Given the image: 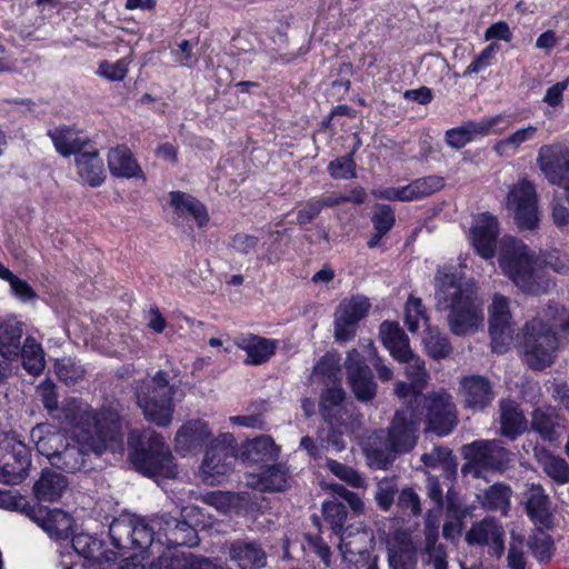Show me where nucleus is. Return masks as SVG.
<instances>
[{
	"mask_svg": "<svg viewBox=\"0 0 569 569\" xmlns=\"http://www.w3.org/2000/svg\"><path fill=\"white\" fill-rule=\"evenodd\" d=\"M102 422H110L109 431L100 430L93 435L86 430L84 435L68 438L50 423H38L30 431L37 451L44 456L49 463L68 473L89 471L92 469L91 456H100L104 450L116 451L123 442L122 419L118 412H109Z\"/></svg>",
	"mask_w": 569,
	"mask_h": 569,
	"instance_id": "obj_1",
	"label": "nucleus"
},
{
	"mask_svg": "<svg viewBox=\"0 0 569 569\" xmlns=\"http://www.w3.org/2000/svg\"><path fill=\"white\" fill-rule=\"evenodd\" d=\"M436 308L449 311L448 327L455 336L475 333L485 320L482 303L477 293L469 287H463L461 277L453 267H443L435 276Z\"/></svg>",
	"mask_w": 569,
	"mask_h": 569,
	"instance_id": "obj_2",
	"label": "nucleus"
},
{
	"mask_svg": "<svg viewBox=\"0 0 569 569\" xmlns=\"http://www.w3.org/2000/svg\"><path fill=\"white\" fill-rule=\"evenodd\" d=\"M422 412L412 406L398 409L388 429L376 432L366 449L369 465L377 469H388L397 453L410 451L417 442L418 427Z\"/></svg>",
	"mask_w": 569,
	"mask_h": 569,
	"instance_id": "obj_3",
	"label": "nucleus"
},
{
	"mask_svg": "<svg viewBox=\"0 0 569 569\" xmlns=\"http://www.w3.org/2000/svg\"><path fill=\"white\" fill-rule=\"evenodd\" d=\"M128 446L129 459L141 475L153 479H171L177 476L171 450L154 430L130 431Z\"/></svg>",
	"mask_w": 569,
	"mask_h": 569,
	"instance_id": "obj_4",
	"label": "nucleus"
},
{
	"mask_svg": "<svg viewBox=\"0 0 569 569\" xmlns=\"http://www.w3.org/2000/svg\"><path fill=\"white\" fill-rule=\"evenodd\" d=\"M173 375L166 370H158L149 380L142 381L136 388L137 405L144 418L159 427H168L173 418V397L179 385L173 380L179 369H172Z\"/></svg>",
	"mask_w": 569,
	"mask_h": 569,
	"instance_id": "obj_5",
	"label": "nucleus"
},
{
	"mask_svg": "<svg viewBox=\"0 0 569 569\" xmlns=\"http://www.w3.org/2000/svg\"><path fill=\"white\" fill-rule=\"evenodd\" d=\"M499 266L523 292L538 295L545 291V284L535 267L533 254L522 241L512 237L501 239Z\"/></svg>",
	"mask_w": 569,
	"mask_h": 569,
	"instance_id": "obj_6",
	"label": "nucleus"
},
{
	"mask_svg": "<svg viewBox=\"0 0 569 569\" xmlns=\"http://www.w3.org/2000/svg\"><path fill=\"white\" fill-rule=\"evenodd\" d=\"M467 460L461 467L463 476L483 478L486 472H502L511 461V452L500 440H476L462 447Z\"/></svg>",
	"mask_w": 569,
	"mask_h": 569,
	"instance_id": "obj_7",
	"label": "nucleus"
},
{
	"mask_svg": "<svg viewBox=\"0 0 569 569\" xmlns=\"http://www.w3.org/2000/svg\"><path fill=\"white\" fill-rule=\"evenodd\" d=\"M413 402V408L422 412L421 421L426 423V431L443 437L451 433L458 425V411L450 393L442 391L417 395Z\"/></svg>",
	"mask_w": 569,
	"mask_h": 569,
	"instance_id": "obj_8",
	"label": "nucleus"
},
{
	"mask_svg": "<svg viewBox=\"0 0 569 569\" xmlns=\"http://www.w3.org/2000/svg\"><path fill=\"white\" fill-rule=\"evenodd\" d=\"M30 466L29 447L13 432L3 436L0 439V481L7 485L22 482Z\"/></svg>",
	"mask_w": 569,
	"mask_h": 569,
	"instance_id": "obj_9",
	"label": "nucleus"
},
{
	"mask_svg": "<svg viewBox=\"0 0 569 569\" xmlns=\"http://www.w3.org/2000/svg\"><path fill=\"white\" fill-rule=\"evenodd\" d=\"M233 442V436L228 432L211 440L201 463V471L208 483H219L220 478L233 469L237 461Z\"/></svg>",
	"mask_w": 569,
	"mask_h": 569,
	"instance_id": "obj_10",
	"label": "nucleus"
},
{
	"mask_svg": "<svg viewBox=\"0 0 569 569\" xmlns=\"http://www.w3.org/2000/svg\"><path fill=\"white\" fill-rule=\"evenodd\" d=\"M507 206L513 212L515 222L522 230L538 226V199L535 186L523 179L516 183L507 197Z\"/></svg>",
	"mask_w": 569,
	"mask_h": 569,
	"instance_id": "obj_11",
	"label": "nucleus"
},
{
	"mask_svg": "<svg viewBox=\"0 0 569 569\" xmlns=\"http://www.w3.org/2000/svg\"><path fill=\"white\" fill-rule=\"evenodd\" d=\"M116 410H103L99 416L91 410L88 405L78 399L67 400L56 415H59L62 423L67 427L78 429L76 435H84L90 430L93 435L100 433V430L109 431L110 422H102L104 416Z\"/></svg>",
	"mask_w": 569,
	"mask_h": 569,
	"instance_id": "obj_12",
	"label": "nucleus"
},
{
	"mask_svg": "<svg viewBox=\"0 0 569 569\" xmlns=\"http://www.w3.org/2000/svg\"><path fill=\"white\" fill-rule=\"evenodd\" d=\"M537 163L549 183L566 191L569 203V149L561 144H546L539 149Z\"/></svg>",
	"mask_w": 569,
	"mask_h": 569,
	"instance_id": "obj_13",
	"label": "nucleus"
},
{
	"mask_svg": "<svg viewBox=\"0 0 569 569\" xmlns=\"http://www.w3.org/2000/svg\"><path fill=\"white\" fill-rule=\"evenodd\" d=\"M488 310L492 351L503 353L511 345L515 333L508 298L495 293Z\"/></svg>",
	"mask_w": 569,
	"mask_h": 569,
	"instance_id": "obj_14",
	"label": "nucleus"
},
{
	"mask_svg": "<svg viewBox=\"0 0 569 569\" xmlns=\"http://www.w3.org/2000/svg\"><path fill=\"white\" fill-rule=\"evenodd\" d=\"M371 303L368 298L356 296L342 300L335 313V338L337 341L346 342L356 335L358 323L362 320Z\"/></svg>",
	"mask_w": 569,
	"mask_h": 569,
	"instance_id": "obj_15",
	"label": "nucleus"
},
{
	"mask_svg": "<svg viewBox=\"0 0 569 569\" xmlns=\"http://www.w3.org/2000/svg\"><path fill=\"white\" fill-rule=\"evenodd\" d=\"M345 367L349 385L359 401H370L377 395V385L373 381L371 369L365 358L357 350L348 352Z\"/></svg>",
	"mask_w": 569,
	"mask_h": 569,
	"instance_id": "obj_16",
	"label": "nucleus"
},
{
	"mask_svg": "<svg viewBox=\"0 0 569 569\" xmlns=\"http://www.w3.org/2000/svg\"><path fill=\"white\" fill-rule=\"evenodd\" d=\"M158 535L161 539L164 538L163 546H167L166 549H161V553L172 550L186 557L192 556L191 553L187 555L177 550L179 546L192 547L198 543L197 531L191 525L184 519H179L167 513L158 517Z\"/></svg>",
	"mask_w": 569,
	"mask_h": 569,
	"instance_id": "obj_17",
	"label": "nucleus"
},
{
	"mask_svg": "<svg viewBox=\"0 0 569 569\" xmlns=\"http://www.w3.org/2000/svg\"><path fill=\"white\" fill-rule=\"evenodd\" d=\"M24 512L51 538L67 539L72 530L73 519L60 509L29 506Z\"/></svg>",
	"mask_w": 569,
	"mask_h": 569,
	"instance_id": "obj_18",
	"label": "nucleus"
},
{
	"mask_svg": "<svg viewBox=\"0 0 569 569\" xmlns=\"http://www.w3.org/2000/svg\"><path fill=\"white\" fill-rule=\"evenodd\" d=\"M503 536V528L493 518H485L472 525L466 533V541L471 546H488L489 553L500 558L505 552Z\"/></svg>",
	"mask_w": 569,
	"mask_h": 569,
	"instance_id": "obj_19",
	"label": "nucleus"
},
{
	"mask_svg": "<svg viewBox=\"0 0 569 569\" xmlns=\"http://www.w3.org/2000/svg\"><path fill=\"white\" fill-rule=\"evenodd\" d=\"M460 395L465 407L481 411L489 407L496 395L490 380L480 375H471L460 380Z\"/></svg>",
	"mask_w": 569,
	"mask_h": 569,
	"instance_id": "obj_20",
	"label": "nucleus"
},
{
	"mask_svg": "<svg viewBox=\"0 0 569 569\" xmlns=\"http://www.w3.org/2000/svg\"><path fill=\"white\" fill-rule=\"evenodd\" d=\"M212 440V432L207 422L198 419L182 425L176 433L174 447L177 452L186 456L201 449Z\"/></svg>",
	"mask_w": 569,
	"mask_h": 569,
	"instance_id": "obj_21",
	"label": "nucleus"
},
{
	"mask_svg": "<svg viewBox=\"0 0 569 569\" xmlns=\"http://www.w3.org/2000/svg\"><path fill=\"white\" fill-rule=\"evenodd\" d=\"M134 532H132V550L146 552L144 557H159L163 548V540L158 535V517L147 521L142 517H133Z\"/></svg>",
	"mask_w": 569,
	"mask_h": 569,
	"instance_id": "obj_22",
	"label": "nucleus"
},
{
	"mask_svg": "<svg viewBox=\"0 0 569 569\" xmlns=\"http://www.w3.org/2000/svg\"><path fill=\"white\" fill-rule=\"evenodd\" d=\"M228 555L240 569H261L267 565V553L256 540L234 539L228 546Z\"/></svg>",
	"mask_w": 569,
	"mask_h": 569,
	"instance_id": "obj_23",
	"label": "nucleus"
},
{
	"mask_svg": "<svg viewBox=\"0 0 569 569\" xmlns=\"http://www.w3.org/2000/svg\"><path fill=\"white\" fill-rule=\"evenodd\" d=\"M47 136L51 139L56 151L62 157L78 156L90 143V138L86 133L71 126L50 129Z\"/></svg>",
	"mask_w": 569,
	"mask_h": 569,
	"instance_id": "obj_24",
	"label": "nucleus"
},
{
	"mask_svg": "<svg viewBox=\"0 0 569 569\" xmlns=\"http://www.w3.org/2000/svg\"><path fill=\"white\" fill-rule=\"evenodd\" d=\"M498 237V221L493 216L482 213L472 227V241L476 251L485 259L495 256Z\"/></svg>",
	"mask_w": 569,
	"mask_h": 569,
	"instance_id": "obj_25",
	"label": "nucleus"
},
{
	"mask_svg": "<svg viewBox=\"0 0 569 569\" xmlns=\"http://www.w3.org/2000/svg\"><path fill=\"white\" fill-rule=\"evenodd\" d=\"M69 487V480L62 473L44 468L33 485V495L39 502L59 501Z\"/></svg>",
	"mask_w": 569,
	"mask_h": 569,
	"instance_id": "obj_26",
	"label": "nucleus"
},
{
	"mask_svg": "<svg viewBox=\"0 0 569 569\" xmlns=\"http://www.w3.org/2000/svg\"><path fill=\"white\" fill-rule=\"evenodd\" d=\"M322 512L325 520L330 525L332 532L339 539L340 550L343 553H356L357 551L351 548V541H348L352 535V529L345 527L348 515L346 506L336 500L326 501L322 505Z\"/></svg>",
	"mask_w": 569,
	"mask_h": 569,
	"instance_id": "obj_27",
	"label": "nucleus"
},
{
	"mask_svg": "<svg viewBox=\"0 0 569 569\" xmlns=\"http://www.w3.org/2000/svg\"><path fill=\"white\" fill-rule=\"evenodd\" d=\"M526 511L530 520L540 529L552 528L551 501L541 485L532 483L530 486Z\"/></svg>",
	"mask_w": 569,
	"mask_h": 569,
	"instance_id": "obj_28",
	"label": "nucleus"
},
{
	"mask_svg": "<svg viewBox=\"0 0 569 569\" xmlns=\"http://www.w3.org/2000/svg\"><path fill=\"white\" fill-rule=\"evenodd\" d=\"M71 547L74 552L88 561L90 566L112 562L117 559L116 552L111 550L102 551L103 542L89 533L80 532L73 535Z\"/></svg>",
	"mask_w": 569,
	"mask_h": 569,
	"instance_id": "obj_29",
	"label": "nucleus"
},
{
	"mask_svg": "<svg viewBox=\"0 0 569 569\" xmlns=\"http://www.w3.org/2000/svg\"><path fill=\"white\" fill-rule=\"evenodd\" d=\"M500 433L515 440L521 436L528 427V421L519 405L511 399H502L499 402Z\"/></svg>",
	"mask_w": 569,
	"mask_h": 569,
	"instance_id": "obj_30",
	"label": "nucleus"
},
{
	"mask_svg": "<svg viewBox=\"0 0 569 569\" xmlns=\"http://www.w3.org/2000/svg\"><path fill=\"white\" fill-rule=\"evenodd\" d=\"M379 336L393 359L406 360L411 356L409 338L397 322L383 321L379 327Z\"/></svg>",
	"mask_w": 569,
	"mask_h": 569,
	"instance_id": "obj_31",
	"label": "nucleus"
},
{
	"mask_svg": "<svg viewBox=\"0 0 569 569\" xmlns=\"http://www.w3.org/2000/svg\"><path fill=\"white\" fill-rule=\"evenodd\" d=\"M236 345L246 351L244 363L258 366L267 362L276 351V342L256 335H241L236 338Z\"/></svg>",
	"mask_w": 569,
	"mask_h": 569,
	"instance_id": "obj_32",
	"label": "nucleus"
},
{
	"mask_svg": "<svg viewBox=\"0 0 569 569\" xmlns=\"http://www.w3.org/2000/svg\"><path fill=\"white\" fill-rule=\"evenodd\" d=\"M110 173L118 178H143V171L126 146H117L108 153Z\"/></svg>",
	"mask_w": 569,
	"mask_h": 569,
	"instance_id": "obj_33",
	"label": "nucleus"
},
{
	"mask_svg": "<svg viewBox=\"0 0 569 569\" xmlns=\"http://www.w3.org/2000/svg\"><path fill=\"white\" fill-rule=\"evenodd\" d=\"M23 323L16 318H8L0 322V356L7 360L19 359L23 343Z\"/></svg>",
	"mask_w": 569,
	"mask_h": 569,
	"instance_id": "obj_34",
	"label": "nucleus"
},
{
	"mask_svg": "<svg viewBox=\"0 0 569 569\" xmlns=\"http://www.w3.org/2000/svg\"><path fill=\"white\" fill-rule=\"evenodd\" d=\"M76 166L81 180L92 188L104 182L106 173L103 161L98 150L83 151L76 157Z\"/></svg>",
	"mask_w": 569,
	"mask_h": 569,
	"instance_id": "obj_35",
	"label": "nucleus"
},
{
	"mask_svg": "<svg viewBox=\"0 0 569 569\" xmlns=\"http://www.w3.org/2000/svg\"><path fill=\"white\" fill-rule=\"evenodd\" d=\"M531 429L543 440L553 441L559 436L560 419L555 407H539L532 411Z\"/></svg>",
	"mask_w": 569,
	"mask_h": 569,
	"instance_id": "obj_36",
	"label": "nucleus"
},
{
	"mask_svg": "<svg viewBox=\"0 0 569 569\" xmlns=\"http://www.w3.org/2000/svg\"><path fill=\"white\" fill-rule=\"evenodd\" d=\"M170 204L179 216L192 217L199 227H203L209 221L207 208L191 194L172 191L170 192Z\"/></svg>",
	"mask_w": 569,
	"mask_h": 569,
	"instance_id": "obj_37",
	"label": "nucleus"
},
{
	"mask_svg": "<svg viewBox=\"0 0 569 569\" xmlns=\"http://www.w3.org/2000/svg\"><path fill=\"white\" fill-rule=\"evenodd\" d=\"M345 391L340 386L326 389L320 397V413L330 425L343 423Z\"/></svg>",
	"mask_w": 569,
	"mask_h": 569,
	"instance_id": "obj_38",
	"label": "nucleus"
},
{
	"mask_svg": "<svg viewBox=\"0 0 569 569\" xmlns=\"http://www.w3.org/2000/svg\"><path fill=\"white\" fill-rule=\"evenodd\" d=\"M512 489L503 482H496L479 496L480 505L488 511L506 516L510 509Z\"/></svg>",
	"mask_w": 569,
	"mask_h": 569,
	"instance_id": "obj_39",
	"label": "nucleus"
},
{
	"mask_svg": "<svg viewBox=\"0 0 569 569\" xmlns=\"http://www.w3.org/2000/svg\"><path fill=\"white\" fill-rule=\"evenodd\" d=\"M133 517L122 516L110 523L109 536L114 548L123 551L132 550Z\"/></svg>",
	"mask_w": 569,
	"mask_h": 569,
	"instance_id": "obj_40",
	"label": "nucleus"
},
{
	"mask_svg": "<svg viewBox=\"0 0 569 569\" xmlns=\"http://www.w3.org/2000/svg\"><path fill=\"white\" fill-rule=\"evenodd\" d=\"M538 128L529 124L528 127L518 129L505 139L499 140L493 150L500 157L515 156L521 144L535 139Z\"/></svg>",
	"mask_w": 569,
	"mask_h": 569,
	"instance_id": "obj_41",
	"label": "nucleus"
},
{
	"mask_svg": "<svg viewBox=\"0 0 569 569\" xmlns=\"http://www.w3.org/2000/svg\"><path fill=\"white\" fill-rule=\"evenodd\" d=\"M19 358L22 359L23 368L33 376L41 373L44 369L43 350L33 337L29 336L24 339Z\"/></svg>",
	"mask_w": 569,
	"mask_h": 569,
	"instance_id": "obj_42",
	"label": "nucleus"
},
{
	"mask_svg": "<svg viewBox=\"0 0 569 569\" xmlns=\"http://www.w3.org/2000/svg\"><path fill=\"white\" fill-rule=\"evenodd\" d=\"M427 353L432 359H442L449 356L452 350L448 337L438 328L427 327L422 338Z\"/></svg>",
	"mask_w": 569,
	"mask_h": 569,
	"instance_id": "obj_43",
	"label": "nucleus"
},
{
	"mask_svg": "<svg viewBox=\"0 0 569 569\" xmlns=\"http://www.w3.org/2000/svg\"><path fill=\"white\" fill-rule=\"evenodd\" d=\"M445 186L440 176L418 178L406 186L408 201L419 200L441 190Z\"/></svg>",
	"mask_w": 569,
	"mask_h": 569,
	"instance_id": "obj_44",
	"label": "nucleus"
},
{
	"mask_svg": "<svg viewBox=\"0 0 569 569\" xmlns=\"http://www.w3.org/2000/svg\"><path fill=\"white\" fill-rule=\"evenodd\" d=\"M289 478V470L284 465H272L260 476L261 489L263 491H283L288 487Z\"/></svg>",
	"mask_w": 569,
	"mask_h": 569,
	"instance_id": "obj_45",
	"label": "nucleus"
},
{
	"mask_svg": "<svg viewBox=\"0 0 569 569\" xmlns=\"http://www.w3.org/2000/svg\"><path fill=\"white\" fill-rule=\"evenodd\" d=\"M279 447L269 436L253 439L248 446V452L254 461L276 460L279 456Z\"/></svg>",
	"mask_w": 569,
	"mask_h": 569,
	"instance_id": "obj_46",
	"label": "nucleus"
},
{
	"mask_svg": "<svg viewBox=\"0 0 569 569\" xmlns=\"http://www.w3.org/2000/svg\"><path fill=\"white\" fill-rule=\"evenodd\" d=\"M398 361L407 365V378L417 391H421L426 387L427 380L429 378L425 367V361L421 360L413 351H411V356L406 360Z\"/></svg>",
	"mask_w": 569,
	"mask_h": 569,
	"instance_id": "obj_47",
	"label": "nucleus"
},
{
	"mask_svg": "<svg viewBox=\"0 0 569 569\" xmlns=\"http://www.w3.org/2000/svg\"><path fill=\"white\" fill-rule=\"evenodd\" d=\"M421 461L426 467H441L445 471H455L457 467L452 452L447 447H433L430 452L421 456Z\"/></svg>",
	"mask_w": 569,
	"mask_h": 569,
	"instance_id": "obj_48",
	"label": "nucleus"
},
{
	"mask_svg": "<svg viewBox=\"0 0 569 569\" xmlns=\"http://www.w3.org/2000/svg\"><path fill=\"white\" fill-rule=\"evenodd\" d=\"M353 152L338 157L328 164L329 174L336 180H349L357 177Z\"/></svg>",
	"mask_w": 569,
	"mask_h": 569,
	"instance_id": "obj_49",
	"label": "nucleus"
},
{
	"mask_svg": "<svg viewBox=\"0 0 569 569\" xmlns=\"http://www.w3.org/2000/svg\"><path fill=\"white\" fill-rule=\"evenodd\" d=\"M56 373L66 385H74L83 378L84 369L71 358L58 359L54 365Z\"/></svg>",
	"mask_w": 569,
	"mask_h": 569,
	"instance_id": "obj_50",
	"label": "nucleus"
},
{
	"mask_svg": "<svg viewBox=\"0 0 569 569\" xmlns=\"http://www.w3.org/2000/svg\"><path fill=\"white\" fill-rule=\"evenodd\" d=\"M420 320H423L425 325H428L429 319L426 313V308L421 299L410 296L405 310V323L408 330L416 332L419 329Z\"/></svg>",
	"mask_w": 569,
	"mask_h": 569,
	"instance_id": "obj_51",
	"label": "nucleus"
},
{
	"mask_svg": "<svg viewBox=\"0 0 569 569\" xmlns=\"http://www.w3.org/2000/svg\"><path fill=\"white\" fill-rule=\"evenodd\" d=\"M528 546L537 560L542 562L551 558L553 541L543 529L538 527V532L529 537Z\"/></svg>",
	"mask_w": 569,
	"mask_h": 569,
	"instance_id": "obj_52",
	"label": "nucleus"
},
{
	"mask_svg": "<svg viewBox=\"0 0 569 569\" xmlns=\"http://www.w3.org/2000/svg\"><path fill=\"white\" fill-rule=\"evenodd\" d=\"M327 467L336 477L355 488H363L366 486V481L361 475L350 466L333 459H328Z\"/></svg>",
	"mask_w": 569,
	"mask_h": 569,
	"instance_id": "obj_53",
	"label": "nucleus"
},
{
	"mask_svg": "<svg viewBox=\"0 0 569 569\" xmlns=\"http://www.w3.org/2000/svg\"><path fill=\"white\" fill-rule=\"evenodd\" d=\"M398 486L393 478H383L377 483L375 499L379 508L388 511L395 502Z\"/></svg>",
	"mask_w": 569,
	"mask_h": 569,
	"instance_id": "obj_54",
	"label": "nucleus"
},
{
	"mask_svg": "<svg viewBox=\"0 0 569 569\" xmlns=\"http://www.w3.org/2000/svg\"><path fill=\"white\" fill-rule=\"evenodd\" d=\"M545 472L557 483L565 485L569 482V465L563 458L548 456L543 461Z\"/></svg>",
	"mask_w": 569,
	"mask_h": 569,
	"instance_id": "obj_55",
	"label": "nucleus"
},
{
	"mask_svg": "<svg viewBox=\"0 0 569 569\" xmlns=\"http://www.w3.org/2000/svg\"><path fill=\"white\" fill-rule=\"evenodd\" d=\"M37 393L48 413L52 418H60L59 415H56L59 411L56 385L50 379H46L38 386Z\"/></svg>",
	"mask_w": 569,
	"mask_h": 569,
	"instance_id": "obj_56",
	"label": "nucleus"
},
{
	"mask_svg": "<svg viewBox=\"0 0 569 569\" xmlns=\"http://www.w3.org/2000/svg\"><path fill=\"white\" fill-rule=\"evenodd\" d=\"M426 553L428 555V562L435 566V558L439 556L447 561V552L442 545H437L438 526L430 527V519L426 520Z\"/></svg>",
	"mask_w": 569,
	"mask_h": 569,
	"instance_id": "obj_57",
	"label": "nucleus"
},
{
	"mask_svg": "<svg viewBox=\"0 0 569 569\" xmlns=\"http://www.w3.org/2000/svg\"><path fill=\"white\" fill-rule=\"evenodd\" d=\"M389 569H416L417 557L412 550L399 548L388 552Z\"/></svg>",
	"mask_w": 569,
	"mask_h": 569,
	"instance_id": "obj_58",
	"label": "nucleus"
},
{
	"mask_svg": "<svg viewBox=\"0 0 569 569\" xmlns=\"http://www.w3.org/2000/svg\"><path fill=\"white\" fill-rule=\"evenodd\" d=\"M371 221L375 231L387 234L395 224V212L389 204H377Z\"/></svg>",
	"mask_w": 569,
	"mask_h": 569,
	"instance_id": "obj_59",
	"label": "nucleus"
},
{
	"mask_svg": "<svg viewBox=\"0 0 569 569\" xmlns=\"http://www.w3.org/2000/svg\"><path fill=\"white\" fill-rule=\"evenodd\" d=\"M503 119L501 114L483 119L481 121H469L465 124L467 133L473 140L477 137H485L496 132V126Z\"/></svg>",
	"mask_w": 569,
	"mask_h": 569,
	"instance_id": "obj_60",
	"label": "nucleus"
},
{
	"mask_svg": "<svg viewBox=\"0 0 569 569\" xmlns=\"http://www.w3.org/2000/svg\"><path fill=\"white\" fill-rule=\"evenodd\" d=\"M507 561L509 569H526L525 545L521 537H511Z\"/></svg>",
	"mask_w": 569,
	"mask_h": 569,
	"instance_id": "obj_61",
	"label": "nucleus"
},
{
	"mask_svg": "<svg viewBox=\"0 0 569 569\" xmlns=\"http://www.w3.org/2000/svg\"><path fill=\"white\" fill-rule=\"evenodd\" d=\"M397 506L402 511H410L412 516L421 513V503L418 493L410 487L403 488L398 495Z\"/></svg>",
	"mask_w": 569,
	"mask_h": 569,
	"instance_id": "obj_62",
	"label": "nucleus"
},
{
	"mask_svg": "<svg viewBox=\"0 0 569 569\" xmlns=\"http://www.w3.org/2000/svg\"><path fill=\"white\" fill-rule=\"evenodd\" d=\"M128 73V64L124 60L110 63L102 61L99 66V74L111 81H121Z\"/></svg>",
	"mask_w": 569,
	"mask_h": 569,
	"instance_id": "obj_63",
	"label": "nucleus"
},
{
	"mask_svg": "<svg viewBox=\"0 0 569 569\" xmlns=\"http://www.w3.org/2000/svg\"><path fill=\"white\" fill-rule=\"evenodd\" d=\"M236 496L230 492H209L203 497V501L222 513H227L234 505Z\"/></svg>",
	"mask_w": 569,
	"mask_h": 569,
	"instance_id": "obj_64",
	"label": "nucleus"
}]
</instances>
